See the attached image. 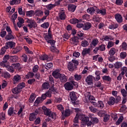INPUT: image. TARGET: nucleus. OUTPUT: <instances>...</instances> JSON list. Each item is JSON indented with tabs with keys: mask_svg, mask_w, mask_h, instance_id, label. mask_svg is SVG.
<instances>
[{
	"mask_svg": "<svg viewBox=\"0 0 127 127\" xmlns=\"http://www.w3.org/2000/svg\"><path fill=\"white\" fill-rule=\"evenodd\" d=\"M21 58H22V61H23V62H25V63L27 62L28 58L27 57V55H26L25 54H23L22 55Z\"/></svg>",
	"mask_w": 127,
	"mask_h": 127,
	"instance_id": "obj_48",
	"label": "nucleus"
},
{
	"mask_svg": "<svg viewBox=\"0 0 127 127\" xmlns=\"http://www.w3.org/2000/svg\"><path fill=\"white\" fill-rule=\"evenodd\" d=\"M110 120V116L108 114H105L103 117V122L107 123Z\"/></svg>",
	"mask_w": 127,
	"mask_h": 127,
	"instance_id": "obj_47",
	"label": "nucleus"
},
{
	"mask_svg": "<svg viewBox=\"0 0 127 127\" xmlns=\"http://www.w3.org/2000/svg\"><path fill=\"white\" fill-rule=\"evenodd\" d=\"M42 110L45 116H47V117H49V118H51L53 120L56 119V114H55V113L52 112L50 109L47 108L46 107H43Z\"/></svg>",
	"mask_w": 127,
	"mask_h": 127,
	"instance_id": "obj_1",
	"label": "nucleus"
},
{
	"mask_svg": "<svg viewBox=\"0 0 127 127\" xmlns=\"http://www.w3.org/2000/svg\"><path fill=\"white\" fill-rule=\"evenodd\" d=\"M98 43H99V40H98L97 39H94L91 42L92 45L94 47L97 46Z\"/></svg>",
	"mask_w": 127,
	"mask_h": 127,
	"instance_id": "obj_50",
	"label": "nucleus"
},
{
	"mask_svg": "<svg viewBox=\"0 0 127 127\" xmlns=\"http://www.w3.org/2000/svg\"><path fill=\"white\" fill-rule=\"evenodd\" d=\"M70 23L74 24L75 23H79L80 22V20L76 18H73L70 20Z\"/></svg>",
	"mask_w": 127,
	"mask_h": 127,
	"instance_id": "obj_52",
	"label": "nucleus"
},
{
	"mask_svg": "<svg viewBox=\"0 0 127 127\" xmlns=\"http://www.w3.org/2000/svg\"><path fill=\"white\" fill-rule=\"evenodd\" d=\"M6 40H11V39H14V36L12 35V33L8 34L5 38Z\"/></svg>",
	"mask_w": 127,
	"mask_h": 127,
	"instance_id": "obj_31",
	"label": "nucleus"
},
{
	"mask_svg": "<svg viewBox=\"0 0 127 127\" xmlns=\"http://www.w3.org/2000/svg\"><path fill=\"white\" fill-rule=\"evenodd\" d=\"M89 109L90 112L91 113H93V114L97 113V112L98 111V109L94 107L93 106H90L89 107Z\"/></svg>",
	"mask_w": 127,
	"mask_h": 127,
	"instance_id": "obj_41",
	"label": "nucleus"
},
{
	"mask_svg": "<svg viewBox=\"0 0 127 127\" xmlns=\"http://www.w3.org/2000/svg\"><path fill=\"white\" fill-rule=\"evenodd\" d=\"M17 86L22 91V89L25 87V83L24 82L20 83Z\"/></svg>",
	"mask_w": 127,
	"mask_h": 127,
	"instance_id": "obj_56",
	"label": "nucleus"
},
{
	"mask_svg": "<svg viewBox=\"0 0 127 127\" xmlns=\"http://www.w3.org/2000/svg\"><path fill=\"white\" fill-rule=\"evenodd\" d=\"M97 108L99 109H103L105 108V104H104V102L102 101H99L97 102Z\"/></svg>",
	"mask_w": 127,
	"mask_h": 127,
	"instance_id": "obj_32",
	"label": "nucleus"
},
{
	"mask_svg": "<svg viewBox=\"0 0 127 127\" xmlns=\"http://www.w3.org/2000/svg\"><path fill=\"white\" fill-rule=\"evenodd\" d=\"M116 103V99L114 98V97L112 96L110 98L109 101L107 102L108 105L110 106H113L115 105Z\"/></svg>",
	"mask_w": 127,
	"mask_h": 127,
	"instance_id": "obj_20",
	"label": "nucleus"
},
{
	"mask_svg": "<svg viewBox=\"0 0 127 127\" xmlns=\"http://www.w3.org/2000/svg\"><path fill=\"white\" fill-rule=\"evenodd\" d=\"M97 8L96 6L90 7L87 9V12H88V13H90V14H91V15H93V14L95 13V11L97 12Z\"/></svg>",
	"mask_w": 127,
	"mask_h": 127,
	"instance_id": "obj_14",
	"label": "nucleus"
},
{
	"mask_svg": "<svg viewBox=\"0 0 127 127\" xmlns=\"http://www.w3.org/2000/svg\"><path fill=\"white\" fill-rule=\"evenodd\" d=\"M67 68L69 71H74L75 69H76V65L75 64H73L72 62H69L67 64Z\"/></svg>",
	"mask_w": 127,
	"mask_h": 127,
	"instance_id": "obj_11",
	"label": "nucleus"
},
{
	"mask_svg": "<svg viewBox=\"0 0 127 127\" xmlns=\"http://www.w3.org/2000/svg\"><path fill=\"white\" fill-rule=\"evenodd\" d=\"M18 60V57L17 56H10V62L11 63H14Z\"/></svg>",
	"mask_w": 127,
	"mask_h": 127,
	"instance_id": "obj_23",
	"label": "nucleus"
},
{
	"mask_svg": "<svg viewBox=\"0 0 127 127\" xmlns=\"http://www.w3.org/2000/svg\"><path fill=\"white\" fill-rule=\"evenodd\" d=\"M114 66L116 69H119L123 66V64L121 62H117L114 64Z\"/></svg>",
	"mask_w": 127,
	"mask_h": 127,
	"instance_id": "obj_46",
	"label": "nucleus"
},
{
	"mask_svg": "<svg viewBox=\"0 0 127 127\" xmlns=\"http://www.w3.org/2000/svg\"><path fill=\"white\" fill-rule=\"evenodd\" d=\"M99 123V119L97 118H91L90 124H88V126H91V124H93V125L95 124H98Z\"/></svg>",
	"mask_w": 127,
	"mask_h": 127,
	"instance_id": "obj_25",
	"label": "nucleus"
},
{
	"mask_svg": "<svg viewBox=\"0 0 127 127\" xmlns=\"http://www.w3.org/2000/svg\"><path fill=\"white\" fill-rule=\"evenodd\" d=\"M70 43L73 45H78L79 44V38L78 37L74 36L70 39Z\"/></svg>",
	"mask_w": 127,
	"mask_h": 127,
	"instance_id": "obj_7",
	"label": "nucleus"
},
{
	"mask_svg": "<svg viewBox=\"0 0 127 127\" xmlns=\"http://www.w3.org/2000/svg\"><path fill=\"white\" fill-rule=\"evenodd\" d=\"M96 12L100 13L101 15H106V14H107V12L105 8L100 9L97 8Z\"/></svg>",
	"mask_w": 127,
	"mask_h": 127,
	"instance_id": "obj_18",
	"label": "nucleus"
},
{
	"mask_svg": "<svg viewBox=\"0 0 127 127\" xmlns=\"http://www.w3.org/2000/svg\"><path fill=\"white\" fill-rule=\"evenodd\" d=\"M26 15L28 17H31L34 15V10H31L26 12Z\"/></svg>",
	"mask_w": 127,
	"mask_h": 127,
	"instance_id": "obj_28",
	"label": "nucleus"
},
{
	"mask_svg": "<svg viewBox=\"0 0 127 127\" xmlns=\"http://www.w3.org/2000/svg\"><path fill=\"white\" fill-rule=\"evenodd\" d=\"M47 59H48V56L46 55H43L40 57V60H43V61L47 60Z\"/></svg>",
	"mask_w": 127,
	"mask_h": 127,
	"instance_id": "obj_57",
	"label": "nucleus"
},
{
	"mask_svg": "<svg viewBox=\"0 0 127 127\" xmlns=\"http://www.w3.org/2000/svg\"><path fill=\"white\" fill-rule=\"evenodd\" d=\"M51 51L52 52H56V53H59V50H58L54 46H52L51 47Z\"/></svg>",
	"mask_w": 127,
	"mask_h": 127,
	"instance_id": "obj_59",
	"label": "nucleus"
},
{
	"mask_svg": "<svg viewBox=\"0 0 127 127\" xmlns=\"http://www.w3.org/2000/svg\"><path fill=\"white\" fill-rule=\"evenodd\" d=\"M5 49H8V48H13L15 47V43L14 42L10 41L6 43Z\"/></svg>",
	"mask_w": 127,
	"mask_h": 127,
	"instance_id": "obj_10",
	"label": "nucleus"
},
{
	"mask_svg": "<svg viewBox=\"0 0 127 127\" xmlns=\"http://www.w3.org/2000/svg\"><path fill=\"white\" fill-rule=\"evenodd\" d=\"M102 79L104 81H107V82H111L112 78L110 76L104 75L102 77Z\"/></svg>",
	"mask_w": 127,
	"mask_h": 127,
	"instance_id": "obj_36",
	"label": "nucleus"
},
{
	"mask_svg": "<svg viewBox=\"0 0 127 127\" xmlns=\"http://www.w3.org/2000/svg\"><path fill=\"white\" fill-rule=\"evenodd\" d=\"M90 53H91V49L90 48H85L82 52V55L83 57L86 56L87 54H90Z\"/></svg>",
	"mask_w": 127,
	"mask_h": 127,
	"instance_id": "obj_17",
	"label": "nucleus"
},
{
	"mask_svg": "<svg viewBox=\"0 0 127 127\" xmlns=\"http://www.w3.org/2000/svg\"><path fill=\"white\" fill-rule=\"evenodd\" d=\"M23 38L26 40V42H27L28 44H32V40H31L30 38H27L26 36H24Z\"/></svg>",
	"mask_w": 127,
	"mask_h": 127,
	"instance_id": "obj_54",
	"label": "nucleus"
},
{
	"mask_svg": "<svg viewBox=\"0 0 127 127\" xmlns=\"http://www.w3.org/2000/svg\"><path fill=\"white\" fill-rule=\"evenodd\" d=\"M20 92H21V90H20V88H18V86L14 88H13L12 90V93H13V94H19Z\"/></svg>",
	"mask_w": 127,
	"mask_h": 127,
	"instance_id": "obj_24",
	"label": "nucleus"
},
{
	"mask_svg": "<svg viewBox=\"0 0 127 127\" xmlns=\"http://www.w3.org/2000/svg\"><path fill=\"white\" fill-rule=\"evenodd\" d=\"M22 50V47H20V46H18L16 47L15 48H13L11 51L12 54H17L19 52H20Z\"/></svg>",
	"mask_w": 127,
	"mask_h": 127,
	"instance_id": "obj_8",
	"label": "nucleus"
},
{
	"mask_svg": "<svg viewBox=\"0 0 127 127\" xmlns=\"http://www.w3.org/2000/svg\"><path fill=\"white\" fill-rule=\"evenodd\" d=\"M67 8L69 11H72V12H74V11L76 10V5L70 4L67 6Z\"/></svg>",
	"mask_w": 127,
	"mask_h": 127,
	"instance_id": "obj_26",
	"label": "nucleus"
},
{
	"mask_svg": "<svg viewBox=\"0 0 127 127\" xmlns=\"http://www.w3.org/2000/svg\"><path fill=\"white\" fill-rule=\"evenodd\" d=\"M71 114H73V111L70 109H66L64 111L65 117H69Z\"/></svg>",
	"mask_w": 127,
	"mask_h": 127,
	"instance_id": "obj_27",
	"label": "nucleus"
},
{
	"mask_svg": "<svg viewBox=\"0 0 127 127\" xmlns=\"http://www.w3.org/2000/svg\"><path fill=\"white\" fill-rule=\"evenodd\" d=\"M59 78L60 79V81H61L62 83H65V82H67V78L65 74H61Z\"/></svg>",
	"mask_w": 127,
	"mask_h": 127,
	"instance_id": "obj_15",
	"label": "nucleus"
},
{
	"mask_svg": "<svg viewBox=\"0 0 127 127\" xmlns=\"http://www.w3.org/2000/svg\"><path fill=\"white\" fill-rule=\"evenodd\" d=\"M109 54L110 56H114L116 54V49L112 48L109 51Z\"/></svg>",
	"mask_w": 127,
	"mask_h": 127,
	"instance_id": "obj_40",
	"label": "nucleus"
},
{
	"mask_svg": "<svg viewBox=\"0 0 127 127\" xmlns=\"http://www.w3.org/2000/svg\"><path fill=\"white\" fill-rule=\"evenodd\" d=\"M59 16L62 20H64L66 18L65 11L63 10H61L59 13Z\"/></svg>",
	"mask_w": 127,
	"mask_h": 127,
	"instance_id": "obj_12",
	"label": "nucleus"
},
{
	"mask_svg": "<svg viewBox=\"0 0 127 127\" xmlns=\"http://www.w3.org/2000/svg\"><path fill=\"white\" fill-rule=\"evenodd\" d=\"M80 56V53L78 52H75L73 54L72 58L73 59H76V58H78Z\"/></svg>",
	"mask_w": 127,
	"mask_h": 127,
	"instance_id": "obj_58",
	"label": "nucleus"
},
{
	"mask_svg": "<svg viewBox=\"0 0 127 127\" xmlns=\"http://www.w3.org/2000/svg\"><path fill=\"white\" fill-rule=\"evenodd\" d=\"M8 116H13V115H15V112H14V110L13 107H10L8 110Z\"/></svg>",
	"mask_w": 127,
	"mask_h": 127,
	"instance_id": "obj_30",
	"label": "nucleus"
},
{
	"mask_svg": "<svg viewBox=\"0 0 127 127\" xmlns=\"http://www.w3.org/2000/svg\"><path fill=\"white\" fill-rule=\"evenodd\" d=\"M36 15L37 16H42L43 15V11L40 10L36 11Z\"/></svg>",
	"mask_w": 127,
	"mask_h": 127,
	"instance_id": "obj_61",
	"label": "nucleus"
},
{
	"mask_svg": "<svg viewBox=\"0 0 127 127\" xmlns=\"http://www.w3.org/2000/svg\"><path fill=\"white\" fill-rule=\"evenodd\" d=\"M24 49H25V52L28 53V54H33V52L30 51V50H29V48H28V47L26 46H24Z\"/></svg>",
	"mask_w": 127,
	"mask_h": 127,
	"instance_id": "obj_60",
	"label": "nucleus"
},
{
	"mask_svg": "<svg viewBox=\"0 0 127 127\" xmlns=\"http://www.w3.org/2000/svg\"><path fill=\"white\" fill-rule=\"evenodd\" d=\"M45 39H46V41H48V40H50V39H52V35L50 34H44Z\"/></svg>",
	"mask_w": 127,
	"mask_h": 127,
	"instance_id": "obj_38",
	"label": "nucleus"
},
{
	"mask_svg": "<svg viewBox=\"0 0 127 127\" xmlns=\"http://www.w3.org/2000/svg\"><path fill=\"white\" fill-rule=\"evenodd\" d=\"M79 120L82 121V122H84V123H88L90 121L89 118L84 115H79Z\"/></svg>",
	"mask_w": 127,
	"mask_h": 127,
	"instance_id": "obj_13",
	"label": "nucleus"
},
{
	"mask_svg": "<svg viewBox=\"0 0 127 127\" xmlns=\"http://www.w3.org/2000/svg\"><path fill=\"white\" fill-rule=\"evenodd\" d=\"M64 87L67 91H71L72 90L73 87V84L70 82H66L64 84Z\"/></svg>",
	"mask_w": 127,
	"mask_h": 127,
	"instance_id": "obj_9",
	"label": "nucleus"
},
{
	"mask_svg": "<svg viewBox=\"0 0 127 127\" xmlns=\"http://www.w3.org/2000/svg\"><path fill=\"white\" fill-rule=\"evenodd\" d=\"M12 66H13V67L15 69H19L20 68V64L19 63L13 64H12Z\"/></svg>",
	"mask_w": 127,
	"mask_h": 127,
	"instance_id": "obj_63",
	"label": "nucleus"
},
{
	"mask_svg": "<svg viewBox=\"0 0 127 127\" xmlns=\"http://www.w3.org/2000/svg\"><path fill=\"white\" fill-rule=\"evenodd\" d=\"M121 93L123 97H127V90L125 89V88L121 89Z\"/></svg>",
	"mask_w": 127,
	"mask_h": 127,
	"instance_id": "obj_42",
	"label": "nucleus"
},
{
	"mask_svg": "<svg viewBox=\"0 0 127 127\" xmlns=\"http://www.w3.org/2000/svg\"><path fill=\"white\" fill-rule=\"evenodd\" d=\"M88 45L89 42H88V41L84 40L81 42V46H82V47H87Z\"/></svg>",
	"mask_w": 127,
	"mask_h": 127,
	"instance_id": "obj_45",
	"label": "nucleus"
},
{
	"mask_svg": "<svg viewBox=\"0 0 127 127\" xmlns=\"http://www.w3.org/2000/svg\"><path fill=\"white\" fill-rule=\"evenodd\" d=\"M52 67H53V64L52 63H48L45 65V68L47 70H49Z\"/></svg>",
	"mask_w": 127,
	"mask_h": 127,
	"instance_id": "obj_53",
	"label": "nucleus"
},
{
	"mask_svg": "<svg viewBox=\"0 0 127 127\" xmlns=\"http://www.w3.org/2000/svg\"><path fill=\"white\" fill-rule=\"evenodd\" d=\"M35 94L34 93H32L29 98V102L30 103H33L35 100Z\"/></svg>",
	"mask_w": 127,
	"mask_h": 127,
	"instance_id": "obj_34",
	"label": "nucleus"
},
{
	"mask_svg": "<svg viewBox=\"0 0 127 127\" xmlns=\"http://www.w3.org/2000/svg\"><path fill=\"white\" fill-rule=\"evenodd\" d=\"M75 81H81L82 79V75L81 74H76L74 75Z\"/></svg>",
	"mask_w": 127,
	"mask_h": 127,
	"instance_id": "obj_43",
	"label": "nucleus"
},
{
	"mask_svg": "<svg viewBox=\"0 0 127 127\" xmlns=\"http://www.w3.org/2000/svg\"><path fill=\"white\" fill-rule=\"evenodd\" d=\"M80 115L76 114L75 117L74 118L73 122L74 124H78L79 123V119H80Z\"/></svg>",
	"mask_w": 127,
	"mask_h": 127,
	"instance_id": "obj_44",
	"label": "nucleus"
},
{
	"mask_svg": "<svg viewBox=\"0 0 127 127\" xmlns=\"http://www.w3.org/2000/svg\"><path fill=\"white\" fill-rule=\"evenodd\" d=\"M6 68L7 71L9 72H10L11 73H13L14 72V67H13V65L11 64V65H9V64H7L6 66Z\"/></svg>",
	"mask_w": 127,
	"mask_h": 127,
	"instance_id": "obj_21",
	"label": "nucleus"
},
{
	"mask_svg": "<svg viewBox=\"0 0 127 127\" xmlns=\"http://www.w3.org/2000/svg\"><path fill=\"white\" fill-rule=\"evenodd\" d=\"M93 79H94L93 75H89L86 77L85 82L87 83V85H92V84H93Z\"/></svg>",
	"mask_w": 127,
	"mask_h": 127,
	"instance_id": "obj_5",
	"label": "nucleus"
},
{
	"mask_svg": "<svg viewBox=\"0 0 127 127\" xmlns=\"http://www.w3.org/2000/svg\"><path fill=\"white\" fill-rule=\"evenodd\" d=\"M115 17L119 23H121V22H123V17H122V15L119 13H117L115 14Z\"/></svg>",
	"mask_w": 127,
	"mask_h": 127,
	"instance_id": "obj_19",
	"label": "nucleus"
},
{
	"mask_svg": "<svg viewBox=\"0 0 127 127\" xmlns=\"http://www.w3.org/2000/svg\"><path fill=\"white\" fill-rule=\"evenodd\" d=\"M115 44V42L111 41L108 42V45H107V48L108 49H110L111 47H113Z\"/></svg>",
	"mask_w": 127,
	"mask_h": 127,
	"instance_id": "obj_62",
	"label": "nucleus"
},
{
	"mask_svg": "<svg viewBox=\"0 0 127 127\" xmlns=\"http://www.w3.org/2000/svg\"><path fill=\"white\" fill-rule=\"evenodd\" d=\"M21 0H12L10 1V4L14 5V4H19Z\"/></svg>",
	"mask_w": 127,
	"mask_h": 127,
	"instance_id": "obj_33",
	"label": "nucleus"
},
{
	"mask_svg": "<svg viewBox=\"0 0 127 127\" xmlns=\"http://www.w3.org/2000/svg\"><path fill=\"white\" fill-rule=\"evenodd\" d=\"M123 121H124V116H121L116 123V126H119V125L123 122Z\"/></svg>",
	"mask_w": 127,
	"mask_h": 127,
	"instance_id": "obj_37",
	"label": "nucleus"
},
{
	"mask_svg": "<svg viewBox=\"0 0 127 127\" xmlns=\"http://www.w3.org/2000/svg\"><path fill=\"white\" fill-rule=\"evenodd\" d=\"M55 6H56V5L53 4H49L46 5V7L47 9H48L49 10H51V9H53V8H54Z\"/></svg>",
	"mask_w": 127,
	"mask_h": 127,
	"instance_id": "obj_39",
	"label": "nucleus"
},
{
	"mask_svg": "<svg viewBox=\"0 0 127 127\" xmlns=\"http://www.w3.org/2000/svg\"><path fill=\"white\" fill-rule=\"evenodd\" d=\"M49 87H50L49 83L48 82H45L42 85L43 89H44L45 90L49 89Z\"/></svg>",
	"mask_w": 127,
	"mask_h": 127,
	"instance_id": "obj_55",
	"label": "nucleus"
},
{
	"mask_svg": "<svg viewBox=\"0 0 127 127\" xmlns=\"http://www.w3.org/2000/svg\"><path fill=\"white\" fill-rule=\"evenodd\" d=\"M27 22L28 23L27 26L29 27V29H35L36 27H37V24L34 20L27 18Z\"/></svg>",
	"mask_w": 127,
	"mask_h": 127,
	"instance_id": "obj_2",
	"label": "nucleus"
},
{
	"mask_svg": "<svg viewBox=\"0 0 127 127\" xmlns=\"http://www.w3.org/2000/svg\"><path fill=\"white\" fill-rule=\"evenodd\" d=\"M121 47L123 50H127V43L124 42L122 43Z\"/></svg>",
	"mask_w": 127,
	"mask_h": 127,
	"instance_id": "obj_64",
	"label": "nucleus"
},
{
	"mask_svg": "<svg viewBox=\"0 0 127 127\" xmlns=\"http://www.w3.org/2000/svg\"><path fill=\"white\" fill-rule=\"evenodd\" d=\"M52 75L54 78L56 79H58L59 77H60V75H61V74H60V71H59V70H56L53 72Z\"/></svg>",
	"mask_w": 127,
	"mask_h": 127,
	"instance_id": "obj_16",
	"label": "nucleus"
},
{
	"mask_svg": "<svg viewBox=\"0 0 127 127\" xmlns=\"http://www.w3.org/2000/svg\"><path fill=\"white\" fill-rule=\"evenodd\" d=\"M118 27H119V25L117 23H113L109 26L108 28L109 29H116Z\"/></svg>",
	"mask_w": 127,
	"mask_h": 127,
	"instance_id": "obj_29",
	"label": "nucleus"
},
{
	"mask_svg": "<svg viewBox=\"0 0 127 127\" xmlns=\"http://www.w3.org/2000/svg\"><path fill=\"white\" fill-rule=\"evenodd\" d=\"M99 50L100 51H105V50H106V45L102 44L100 45L99 47H96L93 50V51L94 52H97L99 51Z\"/></svg>",
	"mask_w": 127,
	"mask_h": 127,
	"instance_id": "obj_6",
	"label": "nucleus"
},
{
	"mask_svg": "<svg viewBox=\"0 0 127 127\" xmlns=\"http://www.w3.org/2000/svg\"><path fill=\"white\" fill-rule=\"evenodd\" d=\"M12 80L14 85L18 84L21 81V76L19 74H16L14 75Z\"/></svg>",
	"mask_w": 127,
	"mask_h": 127,
	"instance_id": "obj_3",
	"label": "nucleus"
},
{
	"mask_svg": "<svg viewBox=\"0 0 127 127\" xmlns=\"http://www.w3.org/2000/svg\"><path fill=\"white\" fill-rule=\"evenodd\" d=\"M41 26V27H42V28H45V29H46L47 28H48V27H49V23L48 22H45L42 24Z\"/></svg>",
	"mask_w": 127,
	"mask_h": 127,
	"instance_id": "obj_51",
	"label": "nucleus"
},
{
	"mask_svg": "<svg viewBox=\"0 0 127 127\" xmlns=\"http://www.w3.org/2000/svg\"><path fill=\"white\" fill-rule=\"evenodd\" d=\"M33 76H34L33 72H29L26 75L25 78L26 79H29V78H33Z\"/></svg>",
	"mask_w": 127,
	"mask_h": 127,
	"instance_id": "obj_49",
	"label": "nucleus"
},
{
	"mask_svg": "<svg viewBox=\"0 0 127 127\" xmlns=\"http://www.w3.org/2000/svg\"><path fill=\"white\" fill-rule=\"evenodd\" d=\"M36 119V115L33 113H31L29 115V120L30 122H33Z\"/></svg>",
	"mask_w": 127,
	"mask_h": 127,
	"instance_id": "obj_35",
	"label": "nucleus"
},
{
	"mask_svg": "<svg viewBox=\"0 0 127 127\" xmlns=\"http://www.w3.org/2000/svg\"><path fill=\"white\" fill-rule=\"evenodd\" d=\"M92 27V24L90 23L86 22L83 25V30H88Z\"/></svg>",
	"mask_w": 127,
	"mask_h": 127,
	"instance_id": "obj_22",
	"label": "nucleus"
},
{
	"mask_svg": "<svg viewBox=\"0 0 127 127\" xmlns=\"http://www.w3.org/2000/svg\"><path fill=\"white\" fill-rule=\"evenodd\" d=\"M69 97L70 100L72 101L73 105H76V100H77V96L75 94V92L72 91L69 93Z\"/></svg>",
	"mask_w": 127,
	"mask_h": 127,
	"instance_id": "obj_4",
	"label": "nucleus"
}]
</instances>
